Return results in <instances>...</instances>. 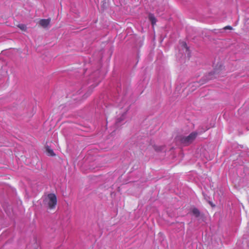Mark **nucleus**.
I'll list each match as a JSON object with an SVG mask.
<instances>
[{"label": "nucleus", "mask_w": 249, "mask_h": 249, "mask_svg": "<svg viewBox=\"0 0 249 249\" xmlns=\"http://www.w3.org/2000/svg\"><path fill=\"white\" fill-rule=\"evenodd\" d=\"M154 148L156 151H161L163 150V147L161 146L154 145Z\"/></svg>", "instance_id": "obj_11"}, {"label": "nucleus", "mask_w": 249, "mask_h": 249, "mask_svg": "<svg viewBox=\"0 0 249 249\" xmlns=\"http://www.w3.org/2000/svg\"><path fill=\"white\" fill-rule=\"evenodd\" d=\"M222 68L223 66L221 64H220L218 69L216 68H214L213 71H211L207 74L203 76L199 82L196 81L191 83L190 84V86L194 87V88L192 89V91L196 89V88L198 87L199 86L204 84L207 81L212 80L213 78H216L217 77V75L220 73Z\"/></svg>", "instance_id": "obj_3"}, {"label": "nucleus", "mask_w": 249, "mask_h": 249, "mask_svg": "<svg viewBox=\"0 0 249 249\" xmlns=\"http://www.w3.org/2000/svg\"><path fill=\"white\" fill-rule=\"evenodd\" d=\"M148 19L151 22L152 26L154 27L157 21V20L154 15L152 13H149L148 15Z\"/></svg>", "instance_id": "obj_9"}, {"label": "nucleus", "mask_w": 249, "mask_h": 249, "mask_svg": "<svg viewBox=\"0 0 249 249\" xmlns=\"http://www.w3.org/2000/svg\"><path fill=\"white\" fill-rule=\"evenodd\" d=\"M180 45L181 50H179V52H181L180 53H182V56H183L184 55L185 57L189 59L191 57V52L186 43L182 41L180 42Z\"/></svg>", "instance_id": "obj_6"}, {"label": "nucleus", "mask_w": 249, "mask_h": 249, "mask_svg": "<svg viewBox=\"0 0 249 249\" xmlns=\"http://www.w3.org/2000/svg\"><path fill=\"white\" fill-rule=\"evenodd\" d=\"M46 200L49 209L51 210L54 209L57 203V198L56 195L54 194H49L47 196Z\"/></svg>", "instance_id": "obj_5"}, {"label": "nucleus", "mask_w": 249, "mask_h": 249, "mask_svg": "<svg viewBox=\"0 0 249 249\" xmlns=\"http://www.w3.org/2000/svg\"><path fill=\"white\" fill-rule=\"evenodd\" d=\"M46 151L49 156H54L55 155L53 150L50 149L49 147H46Z\"/></svg>", "instance_id": "obj_10"}, {"label": "nucleus", "mask_w": 249, "mask_h": 249, "mask_svg": "<svg viewBox=\"0 0 249 249\" xmlns=\"http://www.w3.org/2000/svg\"><path fill=\"white\" fill-rule=\"evenodd\" d=\"M210 128V127L206 126L205 128H202V130H200V133H203L207 131Z\"/></svg>", "instance_id": "obj_13"}, {"label": "nucleus", "mask_w": 249, "mask_h": 249, "mask_svg": "<svg viewBox=\"0 0 249 249\" xmlns=\"http://www.w3.org/2000/svg\"><path fill=\"white\" fill-rule=\"evenodd\" d=\"M191 212L192 214L196 218H198L200 216V212L196 207L192 208L191 210Z\"/></svg>", "instance_id": "obj_8"}, {"label": "nucleus", "mask_w": 249, "mask_h": 249, "mask_svg": "<svg viewBox=\"0 0 249 249\" xmlns=\"http://www.w3.org/2000/svg\"><path fill=\"white\" fill-rule=\"evenodd\" d=\"M18 27L22 31H25L26 30V26L23 24H19Z\"/></svg>", "instance_id": "obj_12"}, {"label": "nucleus", "mask_w": 249, "mask_h": 249, "mask_svg": "<svg viewBox=\"0 0 249 249\" xmlns=\"http://www.w3.org/2000/svg\"><path fill=\"white\" fill-rule=\"evenodd\" d=\"M224 29L225 30H227V29H229V30H232V27L231 26H230V25H228V26H225Z\"/></svg>", "instance_id": "obj_14"}, {"label": "nucleus", "mask_w": 249, "mask_h": 249, "mask_svg": "<svg viewBox=\"0 0 249 249\" xmlns=\"http://www.w3.org/2000/svg\"><path fill=\"white\" fill-rule=\"evenodd\" d=\"M198 135V133L196 131L191 132L188 136H179L177 137V140L184 146H187L192 143Z\"/></svg>", "instance_id": "obj_4"}, {"label": "nucleus", "mask_w": 249, "mask_h": 249, "mask_svg": "<svg viewBox=\"0 0 249 249\" xmlns=\"http://www.w3.org/2000/svg\"><path fill=\"white\" fill-rule=\"evenodd\" d=\"M51 22V18H48L47 19H41L39 20V24L42 27L47 28L50 24Z\"/></svg>", "instance_id": "obj_7"}, {"label": "nucleus", "mask_w": 249, "mask_h": 249, "mask_svg": "<svg viewBox=\"0 0 249 249\" xmlns=\"http://www.w3.org/2000/svg\"><path fill=\"white\" fill-rule=\"evenodd\" d=\"M117 94L113 95L112 98V103L108 104H104L105 107H103V112L106 115L108 113V110L112 107V106H116L120 108L122 113L120 117H118L115 122V125L116 127H118L122 124L123 121L125 118L127 111L128 110L130 104V102L126 101L127 98V90L123 88V91H122L121 85L118 86L116 88Z\"/></svg>", "instance_id": "obj_1"}, {"label": "nucleus", "mask_w": 249, "mask_h": 249, "mask_svg": "<svg viewBox=\"0 0 249 249\" xmlns=\"http://www.w3.org/2000/svg\"><path fill=\"white\" fill-rule=\"evenodd\" d=\"M95 74V73H94L90 75L89 81L87 83V85H89L88 87L87 84L82 83L80 84V89L77 91L68 94V97L71 98L76 102L89 97L93 89L97 87L100 82V79H94Z\"/></svg>", "instance_id": "obj_2"}, {"label": "nucleus", "mask_w": 249, "mask_h": 249, "mask_svg": "<svg viewBox=\"0 0 249 249\" xmlns=\"http://www.w3.org/2000/svg\"><path fill=\"white\" fill-rule=\"evenodd\" d=\"M208 203L212 207H215V205L211 201H208Z\"/></svg>", "instance_id": "obj_15"}]
</instances>
